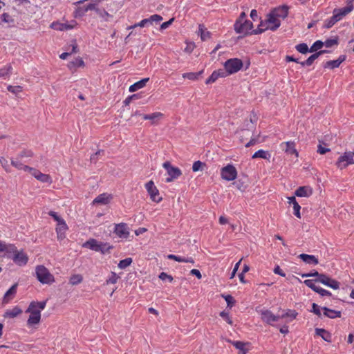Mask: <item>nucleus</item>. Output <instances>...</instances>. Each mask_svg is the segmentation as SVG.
<instances>
[{"mask_svg":"<svg viewBox=\"0 0 354 354\" xmlns=\"http://www.w3.org/2000/svg\"><path fill=\"white\" fill-rule=\"evenodd\" d=\"M147 26H149L148 21L147 20V19H144L142 21H140L139 23L135 24L134 25L128 27V29H133L136 27H145Z\"/></svg>","mask_w":354,"mask_h":354,"instance_id":"51","label":"nucleus"},{"mask_svg":"<svg viewBox=\"0 0 354 354\" xmlns=\"http://www.w3.org/2000/svg\"><path fill=\"white\" fill-rule=\"evenodd\" d=\"M315 292L319 293L321 296H330L331 295V293L329 291H328L319 286H318V288H317Z\"/></svg>","mask_w":354,"mask_h":354,"instance_id":"57","label":"nucleus"},{"mask_svg":"<svg viewBox=\"0 0 354 354\" xmlns=\"http://www.w3.org/2000/svg\"><path fill=\"white\" fill-rule=\"evenodd\" d=\"M82 246L95 252H101L102 254L109 252L113 248L108 243L100 242L95 239H88Z\"/></svg>","mask_w":354,"mask_h":354,"instance_id":"4","label":"nucleus"},{"mask_svg":"<svg viewBox=\"0 0 354 354\" xmlns=\"http://www.w3.org/2000/svg\"><path fill=\"white\" fill-rule=\"evenodd\" d=\"M222 297L225 299L228 307L231 308L234 306L235 301L231 295H222Z\"/></svg>","mask_w":354,"mask_h":354,"instance_id":"50","label":"nucleus"},{"mask_svg":"<svg viewBox=\"0 0 354 354\" xmlns=\"http://www.w3.org/2000/svg\"><path fill=\"white\" fill-rule=\"evenodd\" d=\"M35 273L38 281L41 283L48 284L55 281L53 275L44 266H37L35 268Z\"/></svg>","mask_w":354,"mask_h":354,"instance_id":"5","label":"nucleus"},{"mask_svg":"<svg viewBox=\"0 0 354 354\" xmlns=\"http://www.w3.org/2000/svg\"><path fill=\"white\" fill-rule=\"evenodd\" d=\"M18 251L19 250L15 245L11 243L7 244L3 242L1 252H6L8 257L11 258V257H13Z\"/></svg>","mask_w":354,"mask_h":354,"instance_id":"23","label":"nucleus"},{"mask_svg":"<svg viewBox=\"0 0 354 354\" xmlns=\"http://www.w3.org/2000/svg\"><path fill=\"white\" fill-rule=\"evenodd\" d=\"M68 229V226L64 219L57 223L55 230L58 240H63L65 239L66 232H67Z\"/></svg>","mask_w":354,"mask_h":354,"instance_id":"18","label":"nucleus"},{"mask_svg":"<svg viewBox=\"0 0 354 354\" xmlns=\"http://www.w3.org/2000/svg\"><path fill=\"white\" fill-rule=\"evenodd\" d=\"M76 24L77 23L75 21L70 23L53 22L50 24V28L56 30L64 31L73 29Z\"/></svg>","mask_w":354,"mask_h":354,"instance_id":"17","label":"nucleus"},{"mask_svg":"<svg viewBox=\"0 0 354 354\" xmlns=\"http://www.w3.org/2000/svg\"><path fill=\"white\" fill-rule=\"evenodd\" d=\"M7 89L8 91L11 92L12 93H13L16 95H18L19 93H20L21 92H22V91H23V88L21 86L9 85L7 87Z\"/></svg>","mask_w":354,"mask_h":354,"instance_id":"45","label":"nucleus"},{"mask_svg":"<svg viewBox=\"0 0 354 354\" xmlns=\"http://www.w3.org/2000/svg\"><path fill=\"white\" fill-rule=\"evenodd\" d=\"M28 172L36 179L42 183H48L49 184L52 183L51 177L49 175L43 174L36 169L30 167Z\"/></svg>","mask_w":354,"mask_h":354,"instance_id":"16","label":"nucleus"},{"mask_svg":"<svg viewBox=\"0 0 354 354\" xmlns=\"http://www.w3.org/2000/svg\"><path fill=\"white\" fill-rule=\"evenodd\" d=\"M261 319L263 322L268 324L272 325V323L278 322L280 319L279 315H275L273 313L268 309H261L258 310Z\"/></svg>","mask_w":354,"mask_h":354,"instance_id":"11","label":"nucleus"},{"mask_svg":"<svg viewBox=\"0 0 354 354\" xmlns=\"http://www.w3.org/2000/svg\"><path fill=\"white\" fill-rule=\"evenodd\" d=\"M95 12L98 16L104 21H109L112 16L104 10H100L96 8Z\"/></svg>","mask_w":354,"mask_h":354,"instance_id":"36","label":"nucleus"},{"mask_svg":"<svg viewBox=\"0 0 354 354\" xmlns=\"http://www.w3.org/2000/svg\"><path fill=\"white\" fill-rule=\"evenodd\" d=\"M205 165V163L201 162L200 160L195 161L192 165V170L194 172H196L199 170L202 169L203 166Z\"/></svg>","mask_w":354,"mask_h":354,"instance_id":"48","label":"nucleus"},{"mask_svg":"<svg viewBox=\"0 0 354 354\" xmlns=\"http://www.w3.org/2000/svg\"><path fill=\"white\" fill-rule=\"evenodd\" d=\"M11 165L13 167H16L17 169H20V170H24L25 171H28L29 169H30V167H28L27 165H24V164H22L21 162H19V161L12 160Z\"/></svg>","mask_w":354,"mask_h":354,"instance_id":"40","label":"nucleus"},{"mask_svg":"<svg viewBox=\"0 0 354 354\" xmlns=\"http://www.w3.org/2000/svg\"><path fill=\"white\" fill-rule=\"evenodd\" d=\"M242 259H240V260H239V261L235 264L234 268V269H233V270H232V273H231V274H230V279H233V278L235 277V275H236V272H237V270H239V266H240V264H241V263Z\"/></svg>","mask_w":354,"mask_h":354,"instance_id":"58","label":"nucleus"},{"mask_svg":"<svg viewBox=\"0 0 354 354\" xmlns=\"http://www.w3.org/2000/svg\"><path fill=\"white\" fill-rule=\"evenodd\" d=\"M145 188L150 196V198L153 202L159 203L162 201V198L160 196L159 191L152 180H150L145 184Z\"/></svg>","mask_w":354,"mask_h":354,"instance_id":"12","label":"nucleus"},{"mask_svg":"<svg viewBox=\"0 0 354 354\" xmlns=\"http://www.w3.org/2000/svg\"><path fill=\"white\" fill-rule=\"evenodd\" d=\"M218 79L217 73L213 72L212 75L206 80L207 84H212Z\"/></svg>","mask_w":354,"mask_h":354,"instance_id":"54","label":"nucleus"},{"mask_svg":"<svg viewBox=\"0 0 354 354\" xmlns=\"http://www.w3.org/2000/svg\"><path fill=\"white\" fill-rule=\"evenodd\" d=\"M114 233L121 239H127L130 232L127 225L124 223H120L115 225Z\"/></svg>","mask_w":354,"mask_h":354,"instance_id":"15","label":"nucleus"},{"mask_svg":"<svg viewBox=\"0 0 354 354\" xmlns=\"http://www.w3.org/2000/svg\"><path fill=\"white\" fill-rule=\"evenodd\" d=\"M298 313L295 310H286L280 316V319L288 318L290 321L295 319Z\"/></svg>","mask_w":354,"mask_h":354,"instance_id":"32","label":"nucleus"},{"mask_svg":"<svg viewBox=\"0 0 354 354\" xmlns=\"http://www.w3.org/2000/svg\"><path fill=\"white\" fill-rule=\"evenodd\" d=\"M149 80V78H144L136 83H134L133 84L129 86V92H135L140 88H142L143 87L145 86L147 82Z\"/></svg>","mask_w":354,"mask_h":354,"instance_id":"28","label":"nucleus"},{"mask_svg":"<svg viewBox=\"0 0 354 354\" xmlns=\"http://www.w3.org/2000/svg\"><path fill=\"white\" fill-rule=\"evenodd\" d=\"M346 57L344 55H341L338 57V59L335 60H331L326 62L324 67L328 68L330 69H334L339 66V65L345 60Z\"/></svg>","mask_w":354,"mask_h":354,"instance_id":"24","label":"nucleus"},{"mask_svg":"<svg viewBox=\"0 0 354 354\" xmlns=\"http://www.w3.org/2000/svg\"><path fill=\"white\" fill-rule=\"evenodd\" d=\"M1 18L2 21H3L5 23H10L13 21L11 17L8 13H3L1 15Z\"/></svg>","mask_w":354,"mask_h":354,"instance_id":"60","label":"nucleus"},{"mask_svg":"<svg viewBox=\"0 0 354 354\" xmlns=\"http://www.w3.org/2000/svg\"><path fill=\"white\" fill-rule=\"evenodd\" d=\"M232 344H233L234 346H235L236 348L239 349V351H241L242 352L241 354H246V351L245 349V344L243 342H239V341H235V342H232Z\"/></svg>","mask_w":354,"mask_h":354,"instance_id":"47","label":"nucleus"},{"mask_svg":"<svg viewBox=\"0 0 354 354\" xmlns=\"http://www.w3.org/2000/svg\"><path fill=\"white\" fill-rule=\"evenodd\" d=\"M281 149L288 154H295L298 157V152L295 149V144L294 142L288 141L280 144Z\"/></svg>","mask_w":354,"mask_h":354,"instance_id":"19","label":"nucleus"},{"mask_svg":"<svg viewBox=\"0 0 354 354\" xmlns=\"http://www.w3.org/2000/svg\"><path fill=\"white\" fill-rule=\"evenodd\" d=\"M295 194L298 197H309L313 194V189L310 186H301L296 189Z\"/></svg>","mask_w":354,"mask_h":354,"instance_id":"20","label":"nucleus"},{"mask_svg":"<svg viewBox=\"0 0 354 354\" xmlns=\"http://www.w3.org/2000/svg\"><path fill=\"white\" fill-rule=\"evenodd\" d=\"M221 176L226 181H232L237 177V170L234 165L228 164L221 169Z\"/></svg>","mask_w":354,"mask_h":354,"instance_id":"9","label":"nucleus"},{"mask_svg":"<svg viewBox=\"0 0 354 354\" xmlns=\"http://www.w3.org/2000/svg\"><path fill=\"white\" fill-rule=\"evenodd\" d=\"M167 258L169 259H172L178 262H184V263H190L192 264L194 263V260L192 257H182V256H177L174 254H169L167 256Z\"/></svg>","mask_w":354,"mask_h":354,"instance_id":"26","label":"nucleus"},{"mask_svg":"<svg viewBox=\"0 0 354 354\" xmlns=\"http://www.w3.org/2000/svg\"><path fill=\"white\" fill-rule=\"evenodd\" d=\"M148 25L152 24L153 22L159 23L162 20V17L159 15H153L150 17L147 18Z\"/></svg>","mask_w":354,"mask_h":354,"instance_id":"46","label":"nucleus"},{"mask_svg":"<svg viewBox=\"0 0 354 354\" xmlns=\"http://www.w3.org/2000/svg\"><path fill=\"white\" fill-rule=\"evenodd\" d=\"M0 163L5 170L8 171L9 167L8 162L4 157H0Z\"/></svg>","mask_w":354,"mask_h":354,"instance_id":"63","label":"nucleus"},{"mask_svg":"<svg viewBox=\"0 0 354 354\" xmlns=\"http://www.w3.org/2000/svg\"><path fill=\"white\" fill-rule=\"evenodd\" d=\"M354 164V153L351 151H346L341 155L337 162L336 166L340 169H344L350 165Z\"/></svg>","mask_w":354,"mask_h":354,"instance_id":"7","label":"nucleus"},{"mask_svg":"<svg viewBox=\"0 0 354 354\" xmlns=\"http://www.w3.org/2000/svg\"><path fill=\"white\" fill-rule=\"evenodd\" d=\"M315 281L320 282L334 290H337L339 288V283L337 281L324 274L319 276V278H317Z\"/></svg>","mask_w":354,"mask_h":354,"instance_id":"13","label":"nucleus"},{"mask_svg":"<svg viewBox=\"0 0 354 354\" xmlns=\"http://www.w3.org/2000/svg\"><path fill=\"white\" fill-rule=\"evenodd\" d=\"M311 312L319 317H320L322 315L320 306L316 304L315 303H313L312 305Z\"/></svg>","mask_w":354,"mask_h":354,"instance_id":"53","label":"nucleus"},{"mask_svg":"<svg viewBox=\"0 0 354 354\" xmlns=\"http://www.w3.org/2000/svg\"><path fill=\"white\" fill-rule=\"evenodd\" d=\"M68 66L70 69L77 67H83L84 66V62L81 57H77L73 61L71 62Z\"/></svg>","mask_w":354,"mask_h":354,"instance_id":"34","label":"nucleus"},{"mask_svg":"<svg viewBox=\"0 0 354 354\" xmlns=\"http://www.w3.org/2000/svg\"><path fill=\"white\" fill-rule=\"evenodd\" d=\"M163 118V114L160 112H155L149 114V120L151 121L152 124H157L159 120Z\"/></svg>","mask_w":354,"mask_h":354,"instance_id":"37","label":"nucleus"},{"mask_svg":"<svg viewBox=\"0 0 354 354\" xmlns=\"http://www.w3.org/2000/svg\"><path fill=\"white\" fill-rule=\"evenodd\" d=\"M162 167L166 169L169 176L165 180L167 183H170L182 175L181 170L176 167L172 166L168 161L165 162L162 164Z\"/></svg>","mask_w":354,"mask_h":354,"instance_id":"8","label":"nucleus"},{"mask_svg":"<svg viewBox=\"0 0 354 354\" xmlns=\"http://www.w3.org/2000/svg\"><path fill=\"white\" fill-rule=\"evenodd\" d=\"M48 214L52 216L57 223L63 220V218L59 216L55 212L50 211L49 212Z\"/></svg>","mask_w":354,"mask_h":354,"instance_id":"62","label":"nucleus"},{"mask_svg":"<svg viewBox=\"0 0 354 354\" xmlns=\"http://www.w3.org/2000/svg\"><path fill=\"white\" fill-rule=\"evenodd\" d=\"M203 73V71L198 73H185L183 74V78H187L190 80H196L198 78V76Z\"/></svg>","mask_w":354,"mask_h":354,"instance_id":"41","label":"nucleus"},{"mask_svg":"<svg viewBox=\"0 0 354 354\" xmlns=\"http://www.w3.org/2000/svg\"><path fill=\"white\" fill-rule=\"evenodd\" d=\"M112 199V196L107 193H103L97 196L93 201V204L106 205Z\"/></svg>","mask_w":354,"mask_h":354,"instance_id":"21","label":"nucleus"},{"mask_svg":"<svg viewBox=\"0 0 354 354\" xmlns=\"http://www.w3.org/2000/svg\"><path fill=\"white\" fill-rule=\"evenodd\" d=\"M316 335L322 337V338L328 342H330L331 341V335L330 334L326 331L325 329L323 328H316L315 329Z\"/></svg>","mask_w":354,"mask_h":354,"instance_id":"31","label":"nucleus"},{"mask_svg":"<svg viewBox=\"0 0 354 354\" xmlns=\"http://www.w3.org/2000/svg\"><path fill=\"white\" fill-rule=\"evenodd\" d=\"M299 258L306 263L317 265L319 261L314 255L301 254Z\"/></svg>","mask_w":354,"mask_h":354,"instance_id":"30","label":"nucleus"},{"mask_svg":"<svg viewBox=\"0 0 354 354\" xmlns=\"http://www.w3.org/2000/svg\"><path fill=\"white\" fill-rule=\"evenodd\" d=\"M336 44H337V39H326L324 42V46L327 48H330L333 46L336 45Z\"/></svg>","mask_w":354,"mask_h":354,"instance_id":"56","label":"nucleus"},{"mask_svg":"<svg viewBox=\"0 0 354 354\" xmlns=\"http://www.w3.org/2000/svg\"><path fill=\"white\" fill-rule=\"evenodd\" d=\"M224 66L227 74H233L243 67V62L238 58L230 59L225 62Z\"/></svg>","mask_w":354,"mask_h":354,"instance_id":"10","label":"nucleus"},{"mask_svg":"<svg viewBox=\"0 0 354 354\" xmlns=\"http://www.w3.org/2000/svg\"><path fill=\"white\" fill-rule=\"evenodd\" d=\"M324 46V42L320 40L316 41L310 48V52L313 53L320 50Z\"/></svg>","mask_w":354,"mask_h":354,"instance_id":"44","label":"nucleus"},{"mask_svg":"<svg viewBox=\"0 0 354 354\" xmlns=\"http://www.w3.org/2000/svg\"><path fill=\"white\" fill-rule=\"evenodd\" d=\"M322 310L324 311V315L328 317V318H330V319H335V318H337V317H341V312L340 311H337V310H333V309H330V308H328L326 307H324L322 308Z\"/></svg>","mask_w":354,"mask_h":354,"instance_id":"29","label":"nucleus"},{"mask_svg":"<svg viewBox=\"0 0 354 354\" xmlns=\"http://www.w3.org/2000/svg\"><path fill=\"white\" fill-rule=\"evenodd\" d=\"M304 283L310 288H311L315 292L316 291L317 288H318L317 286L315 284V281L311 279H306L304 281Z\"/></svg>","mask_w":354,"mask_h":354,"instance_id":"52","label":"nucleus"},{"mask_svg":"<svg viewBox=\"0 0 354 354\" xmlns=\"http://www.w3.org/2000/svg\"><path fill=\"white\" fill-rule=\"evenodd\" d=\"M288 8L286 6H279L272 9L265 20L261 21L257 28L253 30L254 35L261 34L268 30L275 31L280 26L281 21L287 17Z\"/></svg>","mask_w":354,"mask_h":354,"instance_id":"1","label":"nucleus"},{"mask_svg":"<svg viewBox=\"0 0 354 354\" xmlns=\"http://www.w3.org/2000/svg\"><path fill=\"white\" fill-rule=\"evenodd\" d=\"M293 210H294V214L299 218H301V214H300V209L301 206L299 205L298 203H295V205H292Z\"/></svg>","mask_w":354,"mask_h":354,"instance_id":"55","label":"nucleus"},{"mask_svg":"<svg viewBox=\"0 0 354 354\" xmlns=\"http://www.w3.org/2000/svg\"><path fill=\"white\" fill-rule=\"evenodd\" d=\"M252 28L253 24L249 20L235 21L234 24V29L235 32L237 34H242L243 35L254 34L253 30L251 31Z\"/></svg>","mask_w":354,"mask_h":354,"instance_id":"6","label":"nucleus"},{"mask_svg":"<svg viewBox=\"0 0 354 354\" xmlns=\"http://www.w3.org/2000/svg\"><path fill=\"white\" fill-rule=\"evenodd\" d=\"M133 260L131 258L129 257V258H126L123 260H121L118 266L119 268L120 269H125L126 268H127L128 266H129L131 263H132Z\"/></svg>","mask_w":354,"mask_h":354,"instance_id":"42","label":"nucleus"},{"mask_svg":"<svg viewBox=\"0 0 354 354\" xmlns=\"http://www.w3.org/2000/svg\"><path fill=\"white\" fill-rule=\"evenodd\" d=\"M220 316L222 317L229 324H232V321L231 318L229 317V315L225 311H222L220 313Z\"/></svg>","mask_w":354,"mask_h":354,"instance_id":"59","label":"nucleus"},{"mask_svg":"<svg viewBox=\"0 0 354 354\" xmlns=\"http://www.w3.org/2000/svg\"><path fill=\"white\" fill-rule=\"evenodd\" d=\"M22 313V310L18 307L15 306L12 309L7 310L3 317L6 318H15Z\"/></svg>","mask_w":354,"mask_h":354,"instance_id":"27","label":"nucleus"},{"mask_svg":"<svg viewBox=\"0 0 354 354\" xmlns=\"http://www.w3.org/2000/svg\"><path fill=\"white\" fill-rule=\"evenodd\" d=\"M353 10V6L352 4H348L344 8L334 9L333 11V16L325 20L324 27L326 28H331L337 22L342 20L346 15L350 13Z\"/></svg>","mask_w":354,"mask_h":354,"instance_id":"3","label":"nucleus"},{"mask_svg":"<svg viewBox=\"0 0 354 354\" xmlns=\"http://www.w3.org/2000/svg\"><path fill=\"white\" fill-rule=\"evenodd\" d=\"M13 262L18 266H25L28 261V254L23 250H19L13 257H11Z\"/></svg>","mask_w":354,"mask_h":354,"instance_id":"14","label":"nucleus"},{"mask_svg":"<svg viewBox=\"0 0 354 354\" xmlns=\"http://www.w3.org/2000/svg\"><path fill=\"white\" fill-rule=\"evenodd\" d=\"M159 278L162 281L166 279H168L170 282L173 281V277L165 272H161L159 275Z\"/></svg>","mask_w":354,"mask_h":354,"instance_id":"61","label":"nucleus"},{"mask_svg":"<svg viewBox=\"0 0 354 354\" xmlns=\"http://www.w3.org/2000/svg\"><path fill=\"white\" fill-rule=\"evenodd\" d=\"M12 67L10 64H7L0 68V77H9L11 74Z\"/></svg>","mask_w":354,"mask_h":354,"instance_id":"35","label":"nucleus"},{"mask_svg":"<svg viewBox=\"0 0 354 354\" xmlns=\"http://www.w3.org/2000/svg\"><path fill=\"white\" fill-rule=\"evenodd\" d=\"M252 158H263L266 160H268L270 158V153L268 151H264L263 149L258 150L252 155Z\"/></svg>","mask_w":354,"mask_h":354,"instance_id":"33","label":"nucleus"},{"mask_svg":"<svg viewBox=\"0 0 354 354\" xmlns=\"http://www.w3.org/2000/svg\"><path fill=\"white\" fill-rule=\"evenodd\" d=\"M17 283H15L6 291L3 298V303L8 304L14 298L17 293Z\"/></svg>","mask_w":354,"mask_h":354,"instance_id":"22","label":"nucleus"},{"mask_svg":"<svg viewBox=\"0 0 354 354\" xmlns=\"http://www.w3.org/2000/svg\"><path fill=\"white\" fill-rule=\"evenodd\" d=\"M198 33L201 36V38L203 41H205L210 37V33L209 31H207L204 26L202 25H199L198 27Z\"/></svg>","mask_w":354,"mask_h":354,"instance_id":"38","label":"nucleus"},{"mask_svg":"<svg viewBox=\"0 0 354 354\" xmlns=\"http://www.w3.org/2000/svg\"><path fill=\"white\" fill-rule=\"evenodd\" d=\"M326 50H319L310 55L306 61L299 62L302 66H311L313 62L317 59L321 55L326 53Z\"/></svg>","mask_w":354,"mask_h":354,"instance_id":"25","label":"nucleus"},{"mask_svg":"<svg viewBox=\"0 0 354 354\" xmlns=\"http://www.w3.org/2000/svg\"><path fill=\"white\" fill-rule=\"evenodd\" d=\"M328 151H330L329 148L324 147L321 145L318 146L317 152L319 153L320 154H325L326 152Z\"/></svg>","mask_w":354,"mask_h":354,"instance_id":"64","label":"nucleus"},{"mask_svg":"<svg viewBox=\"0 0 354 354\" xmlns=\"http://www.w3.org/2000/svg\"><path fill=\"white\" fill-rule=\"evenodd\" d=\"M119 279V277L117 275L115 272H111V277L106 280V283H112L115 284L117 283L118 280Z\"/></svg>","mask_w":354,"mask_h":354,"instance_id":"49","label":"nucleus"},{"mask_svg":"<svg viewBox=\"0 0 354 354\" xmlns=\"http://www.w3.org/2000/svg\"><path fill=\"white\" fill-rule=\"evenodd\" d=\"M46 301H35L30 302L26 310V313H29V317L27 320V326L28 327H35L41 322V311L45 308Z\"/></svg>","mask_w":354,"mask_h":354,"instance_id":"2","label":"nucleus"},{"mask_svg":"<svg viewBox=\"0 0 354 354\" xmlns=\"http://www.w3.org/2000/svg\"><path fill=\"white\" fill-rule=\"evenodd\" d=\"M296 50L302 54H306L308 52H310V48H308V46L305 43H301L299 44H297L295 46Z\"/></svg>","mask_w":354,"mask_h":354,"instance_id":"43","label":"nucleus"},{"mask_svg":"<svg viewBox=\"0 0 354 354\" xmlns=\"http://www.w3.org/2000/svg\"><path fill=\"white\" fill-rule=\"evenodd\" d=\"M83 280V277L81 274H73L70 277L69 282L72 285H77L80 283Z\"/></svg>","mask_w":354,"mask_h":354,"instance_id":"39","label":"nucleus"}]
</instances>
